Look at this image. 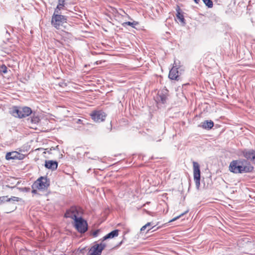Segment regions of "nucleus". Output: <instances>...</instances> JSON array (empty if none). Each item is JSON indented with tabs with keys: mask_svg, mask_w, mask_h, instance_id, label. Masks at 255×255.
<instances>
[{
	"mask_svg": "<svg viewBox=\"0 0 255 255\" xmlns=\"http://www.w3.org/2000/svg\"><path fill=\"white\" fill-rule=\"evenodd\" d=\"M84 249H85V248L82 249V250H81L80 252H81V253H83V251L84 250Z\"/></svg>",
	"mask_w": 255,
	"mask_h": 255,
	"instance_id": "39",
	"label": "nucleus"
},
{
	"mask_svg": "<svg viewBox=\"0 0 255 255\" xmlns=\"http://www.w3.org/2000/svg\"><path fill=\"white\" fill-rule=\"evenodd\" d=\"M7 196H3L0 197V205L4 203L6 201Z\"/></svg>",
	"mask_w": 255,
	"mask_h": 255,
	"instance_id": "28",
	"label": "nucleus"
},
{
	"mask_svg": "<svg viewBox=\"0 0 255 255\" xmlns=\"http://www.w3.org/2000/svg\"><path fill=\"white\" fill-rule=\"evenodd\" d=\"M152 225L151 222H148L145 225L143 226L140 229V232L144 231L147 227H150Z\"/></svg>",
	"mask_w": 255,
	"mask_h": 255,
	"instance_id": "27",
	"label": "nucleus"
},
{
	"mask_svg": "<svg viewBox=\"0 0 255 255\" xmlns=\"http://www.w3.org/2000/svg\"><path fill=\"white\" fill-rule=\"evenodd\" d=\"M245 253L248 254H250V255H252L253 254L252 252L251 251H250L249 252H245Z\"/></svg>",
	"mask_w": 255,
	"mask_h": 255,
	"instance_id": "36",
	"label": "nucleus"
},
{
	"mask_svg": "<svg viewBox=\"0 0 255 255\" xmlns=\"http://www.w3.org/2000/svg\"><path fill=\"white\" fill-rule=\"evenodd\" d=\"M58 163L56 161L54 160H45V167L50 169L52 171L55 170L58 167Z\"/></svg>",
	"mask_w": 255,
	"mask_h": 255,
	"instance_id": "12",
	"label": "nucleus"
},
{
	"mask_svg": "<svg viewBox=\"0 0 255 255\" xmlns=\"http://www.w3.org/2000/svg\"><path fill=\"white\" fill-rule=\"evenodd\" d=\"M17 155H18V152L17 151L7 152L5 155V159L7 160L17 159V158H18L17 156H16Z\"/></svg>",
	"mask_w": 255,
	"mask_h": 255,
	"instance_id": "17",
	"label": "nucleus"
},
{
	"mask_svg": "<svg viewBox=\"0 0 255 255\" xmlns=\"http://www.w3.org/2000/svg\"><path fill=\"white\" fill-rule=\"evenodd\" d=\"M7 68L5 65H2L0 67V73L6 74L7 72Z\"/></svg>",
	"mask_w": 255,
	"mask_h": 255,
	"instance_id": "23",
	"label": "nucleus"
},
{
	"mask_svg": "<svg viewBox=\"0 0 255 255\" xmlns=\"http://www.w3.org/2000/svg\"><path fill=\"white\" fill-rule=\"evenodd\" d=\"M18 190L23 192H29L30 191V188L29 187H19L18 188Z\"/></svg>",
	"mask_w": 255,
	"mask_h": 255,
	"instance_id": "26",
	"label": "nucleus"
},
{
	"mask_svg": "<svg viewBox=\"0 0 255 255\" xmlns=\"http://www.w3.org/2000/svg\"><path fill=\"white\" fill-rule=\"evenodd\" d=\"M59 85L60 87H64L67 86V84L66 83H64V82H60V83H59Z\"/></svg>",
	"mask_w": 255,
	"mask_h": 255,
	"instance_id": "32",
	"label": "nucleus"
},
{
	"mask_svg": "<svg viewBox=\"0 0 255 255\" xmlns=\"http://www.w3.org/2000/svg\"><path fill=\"white\" fill-rule=\"evenodd\" d=\"M194 1V2L197 3V4H198L199 3V2L200 1V0H193Z\"/></svg>",
	"mask_w": 255,
	"mask_h": 255,
	"instance_id": "37",
	"label": "nucleus"
},
{
	"mask_svg": "<svg viewBox=\"0 0 255 255\" xmlns=\"http://www.w3.org/2000/svg\"><path fill=\"white\" fill-rule=\"evenodd\" d=\"M21 200V198L15 196H12L10 198L7 197L6 201L7 202H18Z\"/></svg>",
	"mask_w": 255,
	"mask_h": 255,
	"instance_id": "21",
	"label": "nucleus"
},
{
	"mask_svg": "<svg viewBox=\"0 0 255 255\" xmlns=\"http://www.w3.org/2000/svg\"><path fill=\"white\" fill-rule=\"evenodd\" d=\"M67 16L61 14H53L51 18V24L57 29H61L65 27L67 23Z\"/></svg>",
	"mask_w": 255,
	"mask_h": 255,
	"instance_id": "2",
	"label": "nucleus"
},
{
	"mask_svg": "<svg viewBox=\"0 0 255 255\" xmlns=\"http://www.w3.org/2000/svg\"><path fill=\"white\" fill-rule=\"evenodd\" d=\"M168 91L166 89H164L159 92L156 97L157 102H160L162 104H164L166 102L167 99Z\"/></svg>",
	"mask_w": 255,
	"mask_h": 255,
	"instance_id": "11",
	"label": "nucleus"
},
{
	"mask_svg": "<svg viewBox=\"0 0 255 255\" xmlns=\"http://www.w3.org/2000/svg\"><path fill=\"white\" fill-rule=\"evenodd\" d=\"M188 212V210H187V211H185L184 213L181 214L179 216H177L174 217V218H173L172 220H170L169 222H173V221H175L177 220V219H179L180 217H181L184 214L187 213Z\"/></svg>",
	"mask_w": 255,
	"mask_h": 255,
	"instance_id": "24",
	"label": "nucleus"
},
{
	"mask_svg": "<svg viewBox=\"0 0 255 255\" xmlns=\"http://www.w3.org/2000/svg\"><path fill=\"white\" fill-rule=\"evenodd\" d=\"M73 226L76 231L80 234H84L88 230L87 221L82 216L79 217L73 221Z\"/></svg>",
	"mask_w": 255,
	"mask_h": 255,
	"instance_id": "3",
	"label": "nucleus"
},
{
	"mask_svg": "<svg viewBox=\"0 0 255 255\" xmlns=\"http://www.w3.org/2000/svg\"><path fill=\"white\" fill-rule=\"evenodd\" d=\"M81 209L76 206H72L66 210L64 215L65 218H71L73 221L82 214Z\"/></svg>",
	"mask_w": 255,
	"mask_h": 255,
	"instance_id": "5",
	"label": "nucleus"
},
{
	"mask_svg": "<svg viewBox=\"0 0 255 255\" xmlns=\"http://www.w3.org/2000/svg\"><path fill=\"white\" fill-rule=\"evenodd\" d=\"M11 114L14 117L21 119L29 116L32 114V111L31 108L28 107L22 108L14 107L11 111Z\"/></svg>",
	"mask_w": 255,
	"mask_h": 255,
	"instance_id": "4",
	"label": "nucleus"
},
{
	"mask_svg": "<svg viewBox=\"0 0 255 255\" xmlns=\"http://www.w3.org/2000/svg\"><path fill=\"white\" fill-rule=\"evenodd\" d=\"M106 247V245L105 243H95L89 249L87 255H101L103 251Z\"/></svg>",
	"mask_w": 255,
	"mask_h": 255,
	"instance_id": "8",
	"label": "nucleus"
},
{
	"mask_svg": "<svg viewBox=\"0 0 255 255\" xmlns=\"http://www.w3.org/2000/svg\"><path fill=\"white\" fill-rule=\"evenodd\" d=\"M122 243V242H121L120 243V245H121Z\"/></svg>",
	"mask_w": 255,
	"mask_h": 255,
	"instance_id": "43",
	"label": "nucleus"
},
{
	"mask_svg": "<svg viewBox=\"0 0 255 255\" xmlns=\"http://www.w3.org/2000/svg\"><path fill=\"white\" fill-rule=\"evenodd\" d=\"M253 244L251 242H248L246 243V247H250L252 246Z\"/></svg>",
	"mask_w": 255,
	"mask_h": 255,
	"instance_id": "33",
	"label": "nucleus"
},
{
	"mask_svg": "<svg viewBox=\"0 0 255 255\" xmlns=\"http://www.w3.org/2000/svg\"><path fill=\"white\" fill-rule=\"evenodd\" d=\"M50 186V180L47 176H41L38 178L32 185V188L39 190L47 189Z\"/></svg>",
	"mask_w": 255,
	"mask_h": 255,
	"instance_id": "6",
	"label": "nucleus"
},
{
	"mask_svg": "<svg viewBox=\"0 0 255 255\" xmlns=\"http://www.w3.org/2000/svg\"><path fill=\"white\" fill-rule=\"evenodd\" d=\"M161 139H159V140H157V141H161Z\"/></svg>",
	"mask_w": 255,
	"mask_h": 255,
	"instance_id": "41",
	"label": "nucleus"
},
{
	"mask_svg": "<svg viewBox=\"0 0 255 255\" xmlns=\"http://www.w3.org/2000/svg\"><path fill=\"white\" fill-rule=\"evenodd\" d=\"M92 120L96 123L105 121L107 114L103 110H94L90 114Z\"/></svg>",
	"mask_w": 255,
	"mask_h": 255,
	"instance_id": "7",
	"label": "nucleus"
},
{
	"mask_svg": "<svg viewBox=\"0 0 255 255\" xmlns=\"http://www.w3.org/2000/svg\"><path fill=\"white\" fill-rule=\"evenodd\" d=\"M180 67H177L176 66H173V67L170 69L168 77L171 80H175L178 81L180 78V75L181 74L182 70H179Z\"/></svg>",
	"mask_w": 255,
	"mask_h": 255,
	"instance_id": "10",
	"label": "nucleus"
},
{
	"mask_svg": "<svg viewBox=\"0 0 255 255\" xmlns=\"http://www.w3.org/2000/svg\"><path fill=\"white\" fill-rule=\"evenodd\" d=\"M176 17L177 19L183 25H184L186 24L185 19L184 18V15L182 13V10L179 6H177L176 8Z\"/></svg>",
	"mask_w": 255,
	"mask_h": 255,
	"instance_id": "16",
	"label": "nucleus"
},
{
	"mask_svg": "<svg viewBox=\"0 0 255 255\" xmlns=\"http://www.w3.org/2000/svg\"><path fill=\"white\" fill-rule=\"evenodd\" d=\"M31 192L34 194H36L37 193V191L36 189H35V188H32V190L31 191Z\"/></svg>",
	"mask_w": 255,
	"mask_h": 255,
	"instance_id": "35",
	"label": "nucleus"
},
{
	"mask_svg": "<svg viewBox=\"0 0 255 255\" xmlns=\"http://www.w3.org/2000/svg\"><path fill=\"white\" fill-rule=\"evenodd\" d=\"M16 156H17V157H18V158H17V159H19V160L23 159L24 158V155L22 154H21L19 152H18V155H17Z\"/></svg>",
	"mask_w": 255,
	"mask_h": 255,
	"instance_id": "30",
	"label": "nucleus"
},
{
	"mask_svg": "<svg viewBox=\"0 0 255 255\" xmlns=\"http://www.w3.org/2000/svg\"><path fill=\"white\" fill-rule=\"evenodd\" d=\"M65 0H58V5L64 6Z\"/></svg>",
	"mask_w": 255,
	"mask_h": 255,
	"instance_id": "29",
	"label": "nucleus"
},
{
	"mask_svg": "<svg viewBox=\"0 0 255 255\" xmlns=\"http://www.w3.org/2000/svg\"><path fill=\"white\" fill-rule=\"evenodd\" d=\"M229 168L230 172L235 174L250 173L254 169L251 163L245 159L233 160L230 162Z\"/></svg>",
	"mask_w": 255,
	"mask_h": 255,
	"instance_id": "1",
	"label": "nucleus"
},
{
	"mask_svg": "<svg viewBox=\"0 0 255 255\" xmlns=\"http://www.w3.org/2000/svg\"><path fill=\"white\" fill-rule=\"evenodd\" d=\"M5 187H7V188H13L15 187V186H12V187H10L9 185H5V186H3V189H5Z\"/></svg>",
	"mask_w": 255,
	"mask_h": 255,
	"instance_id": "34",
	"label": "nucleus"
},
{
	"mask_svg": "<svg viewBox=\"0 0 255 255\" xmlns=\"http://www.w3.org/2000/svg\"><path fill=\"white\" fill-rule=\"evenodd\" d=\"M155 227V226H154L152 227L151 228L148 229V230H147V232H148L151 229H153Z\"/></svg>",
	"mask_w": 255,
	"mask_h": 255,
	"instance_id": "38",
	"label": "nucleus"
},
{
	"mask_svg": "<svg viewBox=\"0 0 255 255\" xmlns=\"http://www.w3.org/2000/svg\"><path fill=\"white\" fill-rule=\"evenodd\" d=\"M214 122L211 120H206L202 122L199 127H201L203 129L209 130L214 126Z\"/></svg>",
	"mask_w": 255,
	"mask_h": 255,
	"instance_id": "15",
	"label": "nucleus"
},
{
	"mask_svg": "<svg viewBox=\"0 0 255 255\" xmlns=\"http://www.w3.org/2000/svg\"><path fill=\"white\" fill-rule=\"evenodd\" d=\"M6 34H9V33L8 32V31H7V30H6Z\"/></svg>",
	"mask_w": 255,
	"mask_h": 255,
	"instance_id": "40",
	"label": "nucleus"
},
{
	"mask_svg": "<svg viewBox=\"0 0 255 255\" xmlns=\"http://www.w3.org/2000/svg\"><path fill=\"white\" fill-rule=\"evenodd\" d=\"M200 178H194L195 182L196 187L198 190L199 189L200 186Z\"/></svg>",
	"mask_w": 255,
	"mask_h": 255,
	"instance_id": "25",
	"label": "nucleus"
},
{
	"mask_svg": "<svg viewBox=\"0 0 255 255\" xmlns=\"http://www.w3.org/2000/svg\"><path fill=\"white\" fill-rule=\"evenodd\" d=\"M242 153L247 161L249 160L255 165V149H245L242 150Z\"/></svg>",
	"mask_w": 255,
	"mask_h": 255,
	"instance_id": "9",
	"label": "nucleus"
},
{
	"mask_svg": "<svg viewBox=\"0 0 255 255\" xmlns=\"http://www.w3.org/2000/svg\"><path fill=\"white\" fill-rule=\"evenodd\" d=\"M63 7L58 4L54 9L53 14H61L60 10L63 9Z\"/></svg>",
	"mask_w": 255,
	"mask_h": 255,
	"instance_id": "22",
	"label": "nucleus"
},
{
	"mask_svg": "<svg viewBox=\"0 0 255 255\" xmlns=\"http://www.w3.org/2000/svg\"><path fill=\"white\" fill-rule=\"evenodd\" d=\"M193 175L194 178H201V171L199 164L195 161H193Z\"/></svg>",
	"mask_w": 255,
	"mask_h": 255,
	"instance_id": "14",
	"label": "nucleus"
},
{
	"mask_svg": "<svg viewBox=\"0 0 255 255\" xmlns=\"http://www.w3.org/2000/svg\"><path fill=\"white\" fill-rule=\"evenodd\" d=\"M99 230H97L95 231L93 233V234H92L93 236L94 237H96L98 236V234H99Z\"/></svg>",
	"mask_w": 255,
	"mask_h": 255,
	"instance_id": "31",
	"label": "nucleus"
},
{
	"mask_svg": "<svg viewBox=\"0 0 255 255\" xmlns=\"http://www.w3.org/2000/svg\"><path fill=\"white\" fill-rule=\"evenodd\" d=\"M204 3L207 6L208 8H212L213 5V2L212 0H202Z\"/></svg>",
	"mask_w": 255,
	"mask_h": 255,
	"instance_id": "20",
	"label": "nucleus"
},
{
	"mask_svg": "<svg viewBox=\"0 0 255 255\" xmlns=\"http://www.w3.org/2000/svg\"><path fill=\"white\" fill-rule=\"evenodd\" d=\"M119 230L118 229L114 230L103 237V238L101 239V241L102 242H104L108 239H113L115 237H118L119 235Z\"/></svg>",
	"mask_w": 255,
	"mask_h": 255,
	"instance_id": "13",
	"label": "nucleus"
},
{
	"mask_svg": "<svg viewBox=\"0 0 255 255\" xmlns=\"http://www.w3.org/2000/svg\"><path fill=\"white\" fill-rule=\"evenodd\" d=\"M28 121H29L31 124H36L39 122L40 120L39 117L38 116H35L34 113L32 117L28 119Z\"/></svg>",
	"mask_w": 255,
	"mask_h": 255,
	"instance_id": "18",
	"label": "nucleus"
},
{
	"mask_svg": "<svg viewBox=\"0 0 255 255\" xmlns=\"http://www.w3.org/2000/svg\"><path fill=\"white\" fill-rule=\"evenodd\" d=\"M112 125L111 124V129H112Z\"/></svg>",
	"mask_w": 255,
	"mask_h": 255,
	"instance_id": "42",
	"label": "nucleus"
},
{
	"mask_svg": "<svg viewBox=\"0 0 255 255\" xmlns=\"http://www.w3.org/2000/svg\"><path fill=\"white\" fill-rule=\"evenodd\" d=\"M138 23H139L138 22L135 21H133L132 22L127 21V22H124L122 25L124 27H126L128 25V26H131L132 28H135V26L137 25L138 24Z\"/></svg>",
	"mask_w": 255,
	"mask_h": 255,
	"instance_id": "19",
	"label": "nucleus"
}]
</instances>
